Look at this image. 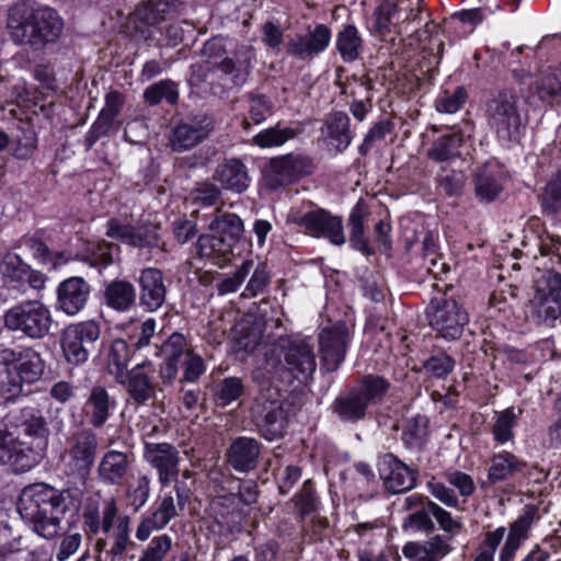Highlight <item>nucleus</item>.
<instances>
[{
    "instance_id": "24",
    "label": "nucleus",
    "mask_w": 561,
    "mask_h": 561,
    "mask_svg": "<svg viewBox=\"0 0 561 561\" xmlns=\"http://www.w3.org/2000/svg\"><path fill=\"white\" fill-rule=\"evenodd\" d=\"M16 425L25 436L33 438V442L28 445L31 448L41 449L42 460L48 445L49 430L41 411L34 408L22 409Z\"/></svg>"
},
{
    "instance_id": "14",
    "label": "nucleus",
    "mask_w": 561,
    "mask_h": 561,
    "mask_svg": "<svg viewBox=\"0 0 561 561\" xmlns=\"http://www.w3.org/2000/svg\"><path fill=\"white\" fill-rule=\"evenodd\" d=\"M351 334L345 323L324 328L319 334L322 366L327 371L336 370L345 359Z\"/></svg>"
},
{
    "instance_id": "6",
    "label": "nucleus",
    "mask_w": 561,
    "mask_h": 561,
    "mask_svg": "<svg viewBox=\"0 0 561 561\" xmlns=\"http://www.w3.org/2000/svg\"><path fill=\"white\" fill-rule=\"evenodd\" d=\"M3 327L10 332L36 341L47 336L53 325L51 312L43 301L28 299L7 309L2 316Z\"/></svg>"
},
{
    "instance_id": "25",
    "label": "nucleus",
    "mask_w": 561,
    "mask_h": 561,
    "mask_svg": "<svg viewBox=\"0 0 561 561\" xmlns=\"http://www.w3.org/2000/svg\"><path fill=\"white\" fill-rule=\"evenodd\" d=\"M140 305L148 311L158 310L165 300L167 288L160 270L148 267L139 276Z\"/></svg>"
},
{
    "instance_id": "11",
    "label": "nucleus",
    "mask_w": 561,
    "mask_h": 561,
    "mask_svg": "<svg viewBox=\"0 0 561 561\" xmlns=\"http://www.w3.org/2000/svg\"><path fill=\"white\" fill-rule=\"evenodd\" d=\"M288 221L297 225L307 233L314 237H323L335 245L345 243L342 219L332 216L329 211L319 208L305 213L291 209L288 214Z\"/></svg>"
},
{
    "instance_id": "41",
    "label": "nucleus",
    "mask_w": 561,
    "mask_h": 561,
    "mask_svg": "<svg viewBox=\"0 0 561 561\" xmlns=\"http://www.w3.org/2000/svg\"><path fill=\"white\" fill-rule=\"evenodd\" d=\"M196 248L201 257L213 260L215 263L227 259L233 249L230 243L214 232L202 234Z\"/></svg>"
},
{
    "instance_id": "30",
    "label": "nucleus",
    "mask_w": 561,
    "mask_h": 561,
    "mask_svg": "<svg viewBox=\"0 0 561 561\" xmlns=\"http://www.w3.org/2000/svg\"><path fill=\"white\" fill-rule=\"evenodd\" d=\"M133 460V456L126 453L118 450L106 451L99 462V478L105 484H121L125 480Z\"/></svg>"
},
{
    "instance_id": "47",
    "label": "nucleus",
    "mask_w": 561,
    "mask_h": 561,
    "mask_svg": "<svg viewBox=\"0 0 561 561\" xmlns=\"http://www.w3.org/2000/svg\"><path fill=\"white\" fill-rule=\"evenodd\" d=\"M145 101L149 105H157L162 100H165L170 104H174L178 101L179 92L176 84L171 80H162L148 87L144 92Z\"/></svg>"
},
{
    "instance_id": "44",
    "label": "nucleus",
    "mask_w": 561,
    "mask_h": 561,
    "mask_svg": "<svg viewBox=\"0 0 561 561\" xmlns=\"http://www.w3.org/2000/svg\"><path fill=\"white\" fill-rule=\"evenodd\" d=\"M130 360V350L126 341L117 339L111 344L107 363L110 373L115 375L118 382L123 381L124 371Z\"/></svg>"
},
{
    "instance_id": "7",
    "label": "nucleus",
    "mask_w": 561,
    "mask_h": 561,
    "mask_svg": "<svg viewBox=\"0 0 561 561\" xmlns=\"http://www.w3.org/2000/svg\"><path fill=\"white\" fill-rule=\"evenodd\" d=\"M488 123L502 142L517 140L523 129L518 111V98L511 90H503L493 95L486 103Z\"/></svg>"
},
{
    "instance_id": "32",
    "label": "nucleus",
    "mask_w": 561,
    "mask_h": 561,
    "mask_svg": "<svg viewBox=\"0 0 561 561\" xmlns=\"http://www.w3.org/2000/svg\"><path fill=\"white\" fill-rule=\"evenodd\" d=\"M261 448L256 439L251 437L236 438L228 450V461L240 472L253 470L260 457Z\"/></svg>"
},
{
    "instance_id": "51",
    "label": "nucleus",
    "mask_w": 561,
    "mask_h": 561,
    "mask_svg": "<svg viewBox=\"0 0 561 561\" xmlns=\"http://www.w3.org/2000/svg\"><path fill=\"white\" fill-rule=\"evenodd\" d=\"M505 533L506 528L503 526L488 531L472 561H494V552L504 540Z\"/></svg>"
},
{
    "instance_id": "23",
    "label": "nucleus",
    "mask_w": 561,
    "mask_h": 561,
    "mask_svg": "<svg viewBox=\"0 0 561 561\" xmlns=\"http://www.w3.org/2000/svg\"><path fill=\"white\" fill-rule=\"evenodd\" d=\"M312 161L300 153H288L271 160V170L276 181L282 184H290L312 172Z\"/></svg>"
},
{
    "instance_id": "55",
    "label": "nucleus",
    "mask_w": 561,
    "mask_h": 561,
    "mask_svg": "<svg viewBox=\"0 0 561 561\" xmlns=\"http://www.w3.org/2000/svg\"><path fill=\"white\" fill-rule=\"evenodd\" d=\"M172 548V538L162 534L151 539L138 561H163Z\"/></svg>"
},
{
    "instance_id": "49",
    "label": "nucleus",
    "mask_w": 561,
    "mask_h": 561,
    "mask_svg": "<svg viewBox=\"0 0 561 561\" xmlns=\"http://www.w3.org/2000/svg\"><path fill=\"white\" fill-rule=\"evenodd\" d=\"M460 145L461 138L455 134L439 137L428 151V157L436 161H447L459 154Z\"/></svg>"
},
{
    "instance_id": "37",
    "label": "nucleus",
    "mask_w": 561,
    "mask_h": 561,
    "mask_svg": "<svg viewBox=\"0 0 561 561\" xmlns=\"http://www.w3.org/2000/svg\"><path fill=\"white\" fill-rule=\"evenodd\" d=\"M502 191V172L495 164H486L476 176V194L484 202H491Z\"/></svg>"
},
{
    "instance_id": "20",
    "label": "nucleus",
    "mask_w": 561,
    "mask_h": 561,
    "mask_svg": "<svg viewBox=\"0 0 561 561\" xmlns=\"http://www.w3.org/2000/svg\"><path fill=\"white\" fill-rule=\"evenodd\" d=\"M385 489L393 494L407 492L415 486L416 472L393 455H386L379 468Z\"/></svg>"
},
{
    "instance_id": "62",
    "label": "nucleus",
    "mask_w": 561,
    "mask_h": 561,
    "mask_svg": "<svg viewBox=\"0 0 561 561\" xmlns=\"http://www.w3.org/2000/svg\"><path fill=\"white\" fill-rule=\"evenodd\" d=\"M397 13L398 4L394 0H382L375 12L377 31L379 33L389 31Z\"/></svg>"
},
{
    "instance_id": "58",
    "label": "nucleus",
    "mask_w": 561,
    "mask_h": 561,
    "mask_svg": "<svg viewBox=\"0 0 561 561\" xmlns=\"http://www.w3.org/2000/svg\"><path fill=\"white\" fill-rule=\"evenodd\" d=\"M426 489L432 496L447 507L458 508L460 506V501L455 491L437 478L432 477L426 483Z\"/></svg>"
},
{
    "instance_id": "63",
    "label": "nucleus",
    "mask_w": 561,
    "mask_h": 561,
    "mask_svg": "<svg viewBox=\"0 0 561 561\" xmlns=\"http://www.w3.org/2000/svg\"><path fill=\"white\" fill-rule=\"evenodd\" d=\"M221 190L214 183L205 181L197 183L192 191L194 202L204 206H213L219 199Z\"/></svg>"
},
{
    "instance_id": "31",
    "label": "nucleus",
    "mask_w": 561,
    "mask_h": 561,
    "mask_svg": "<svg viewBox=\"0 0 561 561\" xmlns=\"http://www.w3.org/2000/svg\"><path fill=\"white\" fill-rule=\"evenodd\" d=\"M211 129V121L206 116L201 119L182 123L173 131L171 138L172 148L178 151L191 149L204 140Z\"/></svg>"
},
{
    "instance_id": "54",
    "label": "nucleus",
    "mask_w": 561,
    "mask_h": 561,
    "mask_svg": "<svg viewBox=\"0 0 561 561\" xmlns=\"http://www.w3.org/2000/svg\"><path fill=\"white\" fill-rule=\"evenodd\" d=\"M112 245L106 242L89 244L81 260L93 267H106L113 262Z\"/></svg>"
},
{
    "instance_id": "60",
    "label": "nucleus",
    "mask_w": 561,
    "mask_h": 561,
    "mask_svg": "<svg viewBox=\"0 0 561 561\" xmlns=\"http://www.w3.org/2000/svg\"><path fill=\"white\" fill-rule=\"evenodd\" d=\"M445 481L458 490L460 496L467 499L476 491V484L471 476L459 470H448L444 473Z\"/></svg>"
},
{
    "instance_id": "52",
    "label": "nucleus",
    "mask_w": 561,
    "mask_h": 561,
    "mask_svg": "<svg viewBox=\"0 0 561 561\" xmlns=\"http://www.w3.org/2000/svg\"><path fill=\"white\" fill-rule=\"evenodd\" d=\"M244 391L242 380L237 377H227L217 385L215 398L220 405H228L238 400Z\"/></svg>"
},
{
    "instance_id": "18",
    "label": "nucleus",
    "mask_w": 561,
    "mask_h": 561,
    "mask_svg": "<svg viewBox=\"0 0 561 561\" xmlns=\"http://www.w3.org/2000/svg\"><path fill=\"white\" fill-rule=\"evenodd\" d=\"M539 519V508L536 505H526L523 513L510 525L505 533V540L500 549L499 561H515L522 543L528 539L533 524Z\"/></svg>"
},
{
    "instance_id": "5",
    "label": "nucleus",
    "mask_w": 561,
    "mask_h": 561,
    "mask_svg": "<svg viewBox=\"0 0 561 561\" xmlns=\"http://www.w3.org/2000/svg\"><path fill=\"white\" fill-rule=\"evenodd\" d=\"M202 51L214 67L229 75L236 85H242L248 80L254 58V51L250 46L217 36L208 39Z\"/></svg>"
},
{
    "instance_id": "12",
    "label": "nucleus",
    "mask_w": 561,
    "mask_h": 561,
    "mask_svg": "<svg viewBox=\"0 0 561 561\" xmlns=\"http://www.w3.org/2000/svg\"><path fill=\"white\" fill-rule=\"evenodd\" d=\"M41 462V449L31 448L15 433L0 427V466H9L15 473L27 472Z\"/></svg>"
},
{
    "instance_id": "29",
    "label": "nucleus",
    "mask_w": 561,
    "mask_h": 561,
    "mask_svg": "<svg viewBox=\"0 0 561 561\" xmlns=\"http://www.w3.org/2000/svg\"><path fill=\"white\" fill-rule=\"evenodd\" d=\"M118 514L115 499L110 497L103 502L102 512L96 507H88L82 515V526L88 538L96 536L101 531L108 534Z\"/></svg>"
},
{
    "instance_id": "48",
    "label": "nucleus",
    "mask_w": 561,
    "mask_h": 561,
    "mask_svg": "<svg viewBox=\"0 0 561 561\" xmlns=\"http://www.w3.org/2000/svg\"><path fill=\"white\" fill-rule=\"evenodd\" d=\"M427 433V419L416 415L409 419L402 431V440L407 447H420Z\"/></svg>"
},
{
    "instance_id": "56",
    "label": "nucleus",
    "mask_w": 561,
    "mask_h": 561,
    "mask_svg": "<svg viewBox=\"0 0 561 561\" xmlns=\"http://www.w3.org/2000/svg\"><path fill=\"white\" fill-rule=\"evenodd\" d=\"M467 100L463 87H457L454 92L444 91L435 101L436 110L440 113L454 114L460 110Z\"/></svg>"
},
{
    "instance_id": "4",
    "label": "nucleus",
    "mask_w": 561,
    "mask_h": 561,
    "mask_svg": "<svg viewBox=\"0 0 561 561\" xmlns=\"http://www.w3.org/2000/svg\"><path fill=\"white\" fill-rule=\"evenodd\" d=\"M390 387L385 377L367 375L355 387L336 397L332 410L342 421L355 423L366 416L369 407L383 400Z\"/></svg>"
},
{
    "instance_id": "17",
    "label": "nucleus",
    "mask_w": 561,
    "mask_h": 561,
    "mask_svg": "<svg viewBox=\"0 0 561 561\" xmlns=\"http://www.w3.org/2000/svg\"><path fill=\"white\" fill-rule=\"evenodd\" d=\"M176 515L174 496L171 492L165 493L140 516L135 534L136 539L146 541L153 531L163 529Z\"/></svg>"
},
{
    "instance_id": "45",
    "label": "nucleus",
    "mask_w": 561,
    "mask_h": 561,
    "mask_svg": "<svg viewBox=\"0 0 561 561\" xmlns=\"http://www.w3.org/2000/svg\"><path fill=\"white\" fill-rule=\"evenodd\" d=\"M517 424V414L513 408L505 409L497 414L492 426V435L496 443L505 444L514 438V427Z\"/></svg>"
},
{
    "instance_id": "33",
    "label": "nucleus",
    "mask_w": 561,
    "mask_h": 561,
    "mask_svg": "<svg viewBox=\"0 0 561 561\" xmlns=\"http://www.w3.org/2000/svg\"><path fill=\"white\" fill-rule=\"evenodd\" d=\"M34 20L37 35L33 36L37 47L57 41L62 32L64 23L58 13L47 7L34 8Z\"/></svg>"
},
{
    "instance_id": "8",
    "label": "nucleus",
    "mask_w": 561,
    "mask_h": 561,
    "mask_svg": "<svg viewBox=\"0 0 561 561\" xmlns=\"http://www.w3.org/2000/svg\"><path fill=\"white\" fill-rule=\"evenodd\" d=\"M426 314L430 327L447 341L458 340L469 323L467 310L453 297L432 299Z\"/></svg>"
},
{
    "instance_id": "16",
    "label": "nucleus",
    "mask_w": 561,
    "mask_h": 561,
    "mask_svg": "<svg viewBox=\"0 0 561 561\" xmlns=\"http://www.w3.org/2000/svg\"><path fill=\"white\" fill-rule=\"evenodd\" d=\"M331 30L325 24L309 27L305 34H296L287 42V54L300 60H311L323 53L331 42Z\"/></svg>"
},
{
    "instance_id": "53",
    "label": "nucleus",
    "mask_w": 561,
    "mask_h": 561,
    "mask_svg": "<svg viewBox=\"0 0 561 561\" xmlns=\"http://www.w3.org/2000/svg\"><path fill=\"white\" fill-rule=\"evenodd\" d=\"M186 339L181 333H173L160 347V353L164 360L179 363L191 353Z\"/></svg>"
},
{
    "instance_id": "22",
    "label": "nucleus",
    "mask_w": 561,
    "mask_h": 561,
    "mask_svg": "<svg viewBox=\"0 0 561 561\" xmlns=\"http://www.w3.org/2000/svg\"><path fill=\"white\" fill-rule=\"evenodd\" d=\"M116 408V401L102 386L91 388L82 408V413L88 424L94 428H101L110 419Z\"/></svg>"
},
{
    "instance_id": "9",
    "label": "nucleus",
    "mask_w": 561,
    "mask_h": 561,
    "mask_svg": "<svg viewBox=\"0 0 561 561\" xmlns=\"http://www.w3.org/2000/svg\"><path fill=\"white\" fill-rule=\"evenodd\" d=\"M561 316V275L548 272L537 282L529 301V317L540 325L552 327Z\"/></svg>"
},
{
    "instance_id": "13",
    "label": "nucleus",
    "mask_w": 561,
    "mask_h": 561,
    "mask_svg": "<svg viewBox=\"0 0 561 561\" xmlns=\"http://www.w3.org/2000/svg\"><path fill=\"white\" fill-rule=\"evenodd\" d=\"M144 459L157 471L161 488L170 486L180 473V453L169 443H146Z\"/></svg>"
},
{
    "instance_id": "19",
    "label": "nucleus",
    "mask_w": 561,
    "mask_h": 561,
    "mask_svg": "<svg viewBox=\"0 0 561 561\" xmlns=\"http://www.w3.org/2000/svg\"><path fill=\"white\" fill-rule=\"evenodd\" d=\"M34 20V7L26 2L14 4L9 10L8 30L11 38L20 45L38 48L33 36L37 35Z\"/></svg>"
},
{
    "instance_id": "10",
    "label": "nucleus",
    "mask_w": 561,
    "mask_h": 561,
    "mask_svg": "<svg viewBox=\"0 0 561 561\" xmlns=\"http://www.w3.org/2000/svg\"><path fill=\"white\" fill-rule=\"evenodd\" d=\"M100 334V325L93 320L68 325L60 339L66 362L72 366L84 364L89 358L91 346L99 340Z\"/></svg>"
},
{
    "instance_id": "28",
    "label": "nucleus",
    "mask_w": 561,
    "mask_h": 561,
    "mask_svg": "<svg viewBox=\"0 0 561 561\" xmlns=\"http://www.w3.org/2000/svg\"><path fill=\"white\" fill-rule=\"evenodd\" d=\"M321 135L336 152L344 151L353 140L351 121L346 113L334 112L325 116Z\"/></svg>"
},
{
    "instance_id": "3",
    "label": "nucleus",
    "mask_w": 561,
    "mask_h": 561,
    "mask_svg": "<svg viewBox=\"0 0 561 561\" xmlns=\"http://www.w3.org/2000/svg\"><path fill=\"white\" fill-rule=\"evenodd\" d=\"M266 364L275 375L289 383L294 380L308 382L317 369L313 345L307 339H279Z\"/></svg>"
},
{
    "instance_id": "61",
    "label": "nucleus",
    "mask_w": 561,
    "mask_h": 561,
    "mask_svg": "<svg viewBox=\"0 0 561 561\" xmlns=\"http://www.w3.org/2000/svg\"><path fill=\"white\" fill-rule=\"evenodd\" d=\"M351 227L350 243L363 253L369 254V247L364 236V221L359 211H352L348 218Z\"/></svg>"
},
{
    "instance_id": "26",
    "label": "nucleus",
    "mask_w": 561,
    "mask_h": 561,
    "mask_svg": "<svg viewBox=\"0 0 561 561\" xmlns=\"http://www.w3.org/2000/svg\"><path fill=\"white\" fill-rule=\"evenodd\" d=\"M213 179L218 182L224 190L233 193L244 192L251 181L247 165L237 158L225 159L220 162L215 169Z\"/></svg>"
},
{
    "instance_id": "46",
    "label": "nucleus",
    "mask_w": 561,
    "mask_h": 561,
    "mask_svg": "<svg viewBox=\"0 0 561 561\" xmlns=\"http://www.w3.org/2000/svg\"><path fill=\"white\" fill-rule=\"evenodd\" d=\"M151 492V479L147 474L139 473L136 479L128 483L126 496L135 512H138L148 501Z\"/></svg>"
},
{
    "instance_id": "1",
    "label": "nucleus",
    "mask_w": 561,
    "mask_h": 561,
    "mask_svg": "<svg viewBox=\"0 0 561 561\" xmlns=\"http://www.w3.org/2000/svg\"><path fill=\"white\" fill-rule=\"evenodd\" d=\"M81 503L80 489L58 490L46 483H34L23 489L18 511L36 535L50 540L59 533L60 517L77 512Z\"/></svg>"
},
{
    "instance_id": "50",
    "label": "nucleus",
    "mask_w": 561,
    "mask_h": 561,
    "mask_svg": "<svg viewBox=\"0 0 561 561\" xmlns=\"http://www.w3.org/2000/svg\"><path fill=\"white\" fill-rule=\"evenodd\" d=\"M285 431L284 412L279 405H274L266 412L261 425L263 436L268 440L282 437Z\"/></svg>"
},
{
    "instance_id": "2",
    "label": "nucleus",
    "mask_w": 561,
    "mask_h": 561,
    "mask_svg": "<svg viewBox=\"0 0 561 561\" xmlns=\"http://www.w3.org/2000/svg\"><path fill=\"white\" fill-rule=\"evenodd\" d=\"M0 396L12 401L24 392L25 385L37 382L45 371V360L32 346L0 350Z\"/></svg>"
},
{
    "instance_id": "42",
    "label": "nucleus",
    "mask_w": 561,
    "mask_h": 561,
    "mask_svg": "<svg viewBox=\"0 0 561 561\" xmlns=\"http://www.w3.org/2000/svg\"><path fill=\"white\" fill-rule=\"evenodd\" d=\"M363 48V39L354 25L344 26L336 35V49L345 62L356 60Z\"/></svg>"
},
{
    "instance_id": "57",
    "label": "nucleus",
    "mask_w": 561,
    "mask_h": 561,
    "mask_svg": "<svg viewBox=\"0 0 561 561\" xmlns=\"http://www.w3.org/2000/svg\"><path fill=\"white\" fill-rule=\"evenodd\" d=\"M454 367L455 359L445 353L433 355L423 364V369L427 375L439 379L446 378Z\"/></svg>"
},
{
    "instance_id": "15",
    "label": "nucleus",
    "mask_w": 561,
    "mask_h": 561,
    "mask_svg": "<svg viewBox=\"0 0 561 561\" xmlns=\"http://www.w3.org/2000/svg\"><path fill=\"white\" fill-rule=\"evenodd\" d=\"M66 453L69 465L82 478L85 477L95 460L98 438L91 428H82L73 433L67 442Z\"/></svg>"
},
{
    "instance_id": "27",
    "label": "nucleus",
    "mask_w": 561,
    "mask_h": 561,
    "mask_svg": "<svg viewBox=\"0 0 561 561\" xmlns=\"http://www.w3.org/2000/svg\"><path fill=\"white\" fill-rule=\"evenodd\" d=\"M453 551L448 539L436 535L425 541H409L402 553L409 561H440Z\"/></svg>"
},
{
    "instance_id": "64",
    "label": "nucleus",
    "mask_w": 561,
    "mask_h": 561,
    "mask_svg": "<svg viewBox=\"0 0 561 561\" xmlns=\"http://www.w3.org/2000/svg\"><path fill=\"white\" fill-rule=\"evenodd\" d=\"M431 516L432 514L427 508L417 510L404 519L403 528L414 531L432 533L435 529V524Z\"/></svg>"
},
{
    "instance_id": "40",
    "label": "nucleus",
    "mask_w": 561,
    "mask_h": 561,
    "mask_svg": "<svg viewBox=\"0 0 561 561\" xmlns=\"http://www.w3.org/2000/svg\"><path fill=\"white\" fill-rule=\"evenodd\" d=\"M104 298L108 307L117 311H126L136 300V290L127 280H114L106 286Z\"/></svg>"
},
{
    "instance_id": "36",
    "label": "nucleus",
    "mask_w": 561,
    "mask_h": 561,
    "mask_svg": "<svg viewBox=\"0 0 561 561\" xmlns=\"http://www.w3.org/2000/svg\"><path fill=\"white\" fill-rule=\"evenodd\" d=\"M130 518L127 515H117L113 527L108 533L111 543L110 549L105 551L108 561H125V553L130 541Z\"/></svg>"
},
{
    "instance_id": "43",
    "label": "nucleus",
    "mask_w": 561,
    "mask_h": 561,
    "mask_svg": "<svg viewBox=\"0 0 561 561\" xmlns=\"http://www.w3.org/2000/svg\"><path fill=\"white\" fill-rule=\"evenodd\" d=\"M299 133V129L282 127L279 124H277L257 133L253 137L252 141L260 148L279 147L286 141L294 139Z\"/></svg>"
},
{
    "instance_id": "35",
    "label": "nucleus",
    "mask_w": 561,
    "mask_h": 561,
    "mask_svg": "<svg viewBox=\"0 0 561 561\" xmlns=\"http://www.w3.org/2000/svg\"><path fill=\"white\" fill-rule=\"evenodd\" d=\"M209 232L224 238L234 247L242 238L244 225L242 219L233 213H225L219 209L215 211L214 218L208 222Z\"/></svg>"
},
{
    "instance_id": "21",
    "label": "nucleus",
    "mask_w": 561,
    "mask_h": 561,
    "mask_svg": "<svg viewBox=\"0 0 561 561\" xmlns=\"http://www.w3.org/2000/svg\"><path fill=\"white\" fill-rule=\"evenodd\" d=\"M90 285L82 277H69L57 288V310L68 316L78 314L90 296Z\"/></svg>"
},
{
    "instance_id": "39",
    "label": "nucleus",
    "mask_w": 561,
    "mask_h": 561,
    "mask_svg": "<svg viewBox=\"0 0 561 561\" xmlns=\"http://www.w3.org/2000/svg\"><path fill=\"white\" fill-rule=\"evenodd\" d=\"M184 0H148L136 10L139 20L148 25H157L175 12Z\"/></svg>"
},
{
    "instance_id": "34",
    "label": "nucleus",
    "mask_w": 561,
    "mask_h": 561,
    "mask_svg": "<svg viewBox=\"0 0 561 561\" xmlns=\"http://www.w3.org/2000/svg\"><path fill=\"white\" fill-rule=\"evenodd\" d=\"M526 466L527 462L524 459L510 451L502 450L500 453H495L491 458L490 467L488 469V481L491 484L505 481L524 471Z\"/></svg>"
},
{
    "instance_id": "38",
    "label": "nucleus",
    "mask_w": 561,
    "mask_h": 561,
    "mask_svg": "<svg viewBox=\"0 0 561 561\" xmlns=\"http://www.w3.org/2000/svg\"><path fill=\"white\" fill-rule=\"evenodd\" d=\"M129 399L139 405L146 404L156 397V388L150 377L138 367L127 375V380H123Z\"/></svg>"
},
{
    "instance_id": "59",
    "label": "nucleus",
    "mask_w": 561,
    "mask_h": 561,
    "mask_svg": "<svg viewBox=\"0 0 561 561\" xmlns=\"http://www.w3.org/2000/svg\"><path fill=\"white\" fill-rule=\"evenodd\" d=\"M295 505L301 517L318 510L319 499L310 480L305 481L302 484L300 492L295 497Z\"/></svg>"
}]
</instances>
